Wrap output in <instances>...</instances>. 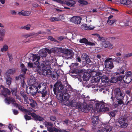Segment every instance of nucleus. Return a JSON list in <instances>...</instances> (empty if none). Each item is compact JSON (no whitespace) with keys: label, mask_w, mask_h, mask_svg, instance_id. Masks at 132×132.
<instances>
[{"label":"nucleus","mask_w":132,"mask_h":132,"mask_svg":"<svg viewBox=\"0 0 132 132\" xmlns=\"http://www.w3.org/2000/svg\"><path fill=\"white\" fill-rule=\"evenodd\" d=\"M29 81V85L26 88L27 91V88L29 87L30 89L29 94L34 95L38 92L41 94V97H45L47 95L48 92L46 83L43 82L37 83L35 80L32 82V80H30Z\"/></svg>","instance_id":"nucleus-1"},{"label":"nucleus","mask_w":132,"mask_h":132,"mask_svg":"<svg viewBox=\"0 0 132 132\" xmlns=\"http://www.w3.org/2000/svg\"><path fill=\"white\" fill-rule=\"evenodd\" d=\"M114 94L116 100L114 102L113 104L116 107H118L122 104L123 105L127 106L130 104L131 102L132 101V98H130L128 101V98H127L125 103H124L123 101L124 95H123L122 92L121 91L119 88H116L115 89Z\"/></svg>","instance_id":"nucleus-2"},{"label":"nucleus","mask_w":132,"mask_h":132,"mask_svg":"<svg viewBox=\"0 0 132 132\" xmlns=\"http://www.w3.org/2000/svg\"><path fill=\"white\" fill-rule=\"evenodd\" d=\"M75 100H73L71 101V105L73 106H76L78 107L83 112H86L88 111L89 110L92 109V106H89V105H88L86 102H83L82 104L78 103L77 102H74Z\"/></svg>","instance_id":"nucleus-3"},{"label":"nucleus","mask_w":132,"mask_h":132,"mask_svg":"<svg viewBox=\"0 0 132 132\" xmlns=\"http://www.w3.org/2000/svg\"><path fill=\"white\" fill-rule=\"evenodd\" d=\"M32 108H30L29 110L26 109L25 110L24 112L27 114V115H31V116L33 117V120L36 121L38 120L39 121H42L44 120V118L39 115H37L34 112H32Z\"/></svg>","instance_id":"nucleus-4"},{"label":"nucleus","mask_w":132,"mask_h":132,"mask_svg":"<svg viewBox=\"0 0 132 132\" xmlns=\"http://www.w3.org/2000/svg\"><path fill=\"white\" fill-rule=\"evenodd\" d=\"M104 103V102H100L96 104V107L97 112H102L109 111V109L108 108L105 107Z\"/></svg>","instance_id":"nucleus-5"},{"label":"nucleus","mask_w":132,"mask_h":132,"mask_svg":"<svg viewBox=\"0 0 132 132\" xmlns=\"http://www.w3.org/2000/svg\"><path fill=\"white\" fill-rule=\"evenodd\" d=\"M42 73L44 75H50L52 74V71L50 70L51 67H47L44 64H42Z\"/></svg>","instance_id":"nucleus-6"},{"label":"nucleus","mask_w":132,"mask_h":132,"mask_svg":"<svg viewBox=\"0 0 132 132\" xmlns=\"http://www.w3.org/2000/svg\"><path fill=\"white\" fill-rule=\"evenodd\" d=\"M132 73L131 71L126 72L125 75L123 76V81L126 84H129L132 80Z\"/></svg>","instance_id":"nucleus-7"},{"label":"nucleus","mask_w":132,"mask_h":132,"mask_svg":"<svg viewBox=\"0 0 132 132\" xmlns=\"http://www.w3.org/2000/svg\"><path fill=\"white\" fill-rule=\"evenodd\" d=\"M63 53L65 58L66 59H71L74 55L72 50L68 49H65L63 50Z\"/></svg>","instance_id":"nucleus-8"},{"label":"nucleus","mask_w":132,"mask_h":132,"mask_svg":"<svg viewBox=\"0 0 132 132\" xmlns=\"http://www.w3.org/2000/svg\"><path fill=\"white\" fill-rule=\"evenodd\" d=\"M112 58H109L106 59L104 61V65L106 68L109 69H111L114 67L113 63L110 60Z\"/></svg>","instance_id":"nucleus-9"},{"label":"nucleus","mask_w":132,"mask_h":132,"mask_svg":"<svg viewBox=\"0 0 132 132\" xmlns=\"http://www.w3.org/2000/svg\"><path fill=\"white\" fill-rule=\"evenodd\" d=\"M81 18L79 16H74L71 18L70 21L75 24H79L81 23Z\"/></svg>","instance_id":"nucleus-10"},{"label":"nucleus","mask_w":132,"mask_h":132,"mask_svg":"<svg viewBox=\"0 0 132 132\" xmlns=\"http://www.w3.org/2000/svg\"><path fill=\"white\" fill-rule=\"evenodd\" d=\"M79 42L81 43L85 44L86 46H95V44L94 43L89 42L88 40L85 38H83L79 40Z\"/></svg>","instance_id":"nucleus-11"},{"label":"nucleus","mask_w":132,"mask_h":132,"mask_svg":"<svg viewBox=\"0 0 132 132\" xmlns=\"http://www.w3.org/2000/svg\"><path fill=\"white\" fill-rule=\"evenodd\" d=\"M102 46L105 48H108L111 49L113 47V45L111 44L107 40L102 41Z\"/></svg>","instance_id":"nucleus-12"},{"label":"nucleus","mask_w":132,"mask_h":132,"mask_svg":"<svg viewBox=\"0 0 132 132\" xmlns=\"http://www.w3.org/2000/svg\"><path fill=\"white\" fill-rule=\"evenodd\" d=\"M64 93L62 92V90L56 92V98L58 100H60V101L62 102L63 100Z\"/></svg>","instance_id":"nucleus-13"},{"label":"nucleus","mask_w":132,"mask_h":132,"mask_svg":"<svg viewBox=\"0 0 132 132\" xmlns=\"http://www.w3.org/2000/svg\"><path fill=\"white\" fill-rule=\"evenodd\" d=\"M20 95L23 98L25 104H29L28 101V95L23 91H20Z\"/></svg>","instance_id":"nucleus-14"},{"label":"nucleus","mask_w":132,"mask_h":132,"mask_svg":"<svg viewBox=\"0 0 132 132\" xmlns=\"http://www.w3.org/2000/svg\"><path fill=\"white\" fill-rule=\"evenodd\" d=\"M128 119V117L127 115L125 116L122 117H120L119 118L118 122L120 124H122V123L127 122Z\"/></svg>","instance_id":"nucleus-15"},{"label":"nucleus","mask_w":132,"mask_h":132,"mask_svg":"<svg viewBox=\"0 0 132 132\" xmlns=\"http://www.w3.org/2000/svg\"><path fill=\"white\" fill-rule=\"evenodd\" d=\"M1 93L5 97H7V95H10L11 92L7 88H4L3 90H2Z\"/></svg>","instance_id":"nucleus-16"},{"label":"nucleus","mask_w":132,"mask_h":132,"mask_svg":"<svg viewBox=\"0 0 132 132\" xmlns=\"http://www.w3.org/2000/svg\"><path fill=\"white\" fill-rule=\"evenodd\" d=\"M62 83L60 81H57L54 85V88L53 90L54 94H56V90H57L58 87L61 86Z\"/></svg>","instance_id":"nucleus-17"},{"label":"nucleus","mask_w":132,"mask_h":132,"mask_svg":"<svg viewBox=\"0 0 132 132\" xmlns=\"http://www.w3.org/2000/svg\"><path fill=\"white\" fill-rule=\"evenodd\" d=\"M81 57L82 59L85 60L87 63L88 64L91 62V61L87 55L83 53Z\"/></svg>","instance_id":"nucleus-18"},{"label":"nucleus","mask_w":132,"mask_h":132,"mask_svg":"<svg viewBox=\"0 0 132 132\" xmlns=\"http://www.w3.org/2000/svg\"><path fill=\"white\" fill-rule=\"evenodd\" d=\"M91 73L90 74L87 72H84L83 76V78L84 80L85 81H88L91 77Z\"/></svg>","instance_id":"nucleus-19"},{"label":"nucleus","mask_w":132,"mask_h":132,"mask_svg":"<svg viewBox=\"0 0 132 132\" xmlns=\"http://www.w3.org/2000/svg\"><path fill=\"white\" fill-rule=\"evenodd\" d=\"M16 70V69L14 68L10 69L6 72L5 75L8 76H10V75H13L15 72Z\"/></svg>","instance_id":"nucleus-20"},{"label":"nucleus","mask_w":132,"mask_h":132,"mask_svg":"<svg viewBox=\"0 0 132 132\" xmlns=\"http://www.w3.org/2000/svg\"><path fill=\"white\" fill-rule=\"evenodd\" d=\"M92 121L94 126H95L98 122L99 118L97 116H93L92 119Z\"/></svg>","instance_id":"nucleus-21"},{"label":"nucleus","mask_w":132,"mask_h":132,"mask_svg":"<svg viewBox=\"0 0 132 132\" xmlns=\"http://www.w3.org/2000/svg\"><path fill=\"white\" fill-rule=\"evenodd\" d=\"M112 129V127L108 125L103 128L101 130L102 132H110Z\"/></svg>","instance_id":"nucleus-22"},{"label":"nucleus","mask_w":132,"mask_h":132,"mask_svg":"<svg viewBox=\"0 0 132 132\" xmlns=\"http://www.w3.org/2000/svg\"><path fill=\"white\" fill-rule=\"evenodd\" d=\"M64 18V16L60 15L58 17H51L50 19V20L51 22H54L60 21Z\"/></svg>","instance_id":"nucleus-23"},{"label":"nucleus","mask_w":132,"mask_h":132,"mask_svg":"<svg viewBox=\"0 0 132 132\" xmlns=\"http://www.w3.org/2000/svg\"><path fill=\"white\" fill-rule=\"evenodd\" d=\"M82 29L84 30H92L94 29L95 27L94 26H92V25H89L87 26V25H81V27Z\"/></svg>","instance_id":"nucleus-24"},{"label":"nucleus","mask_w":132,"mask_h":132,"mask_svg":"<svg viewBox=\"0 0 132 132\" xmlns=\"http://www.w3.org/2000/svg\"><path fill=\"white\" fill-rule=\"evenodd\" d=\"M47 52L44 50H40L39 52V54L40 56L45 57L47 56Z\"/></svg>","instance_id":"nucleus-25"},{"label":"nucleus","mask_w":132,"mask_h":132,"mask_svg":"<svg viewBox=\"0 0 132 132\" xmlns=\"http://www.w3.org/2000/svg\"><path fill=\"white\" fill-rule=\"evenodd\" d=\"M65 4L71 7H73L76 3L75 1L73 0L65 1Z\"/></svg>","instance_id":"nucleus-26"},{"label":"nucleus","mask_w":132,"mask_h":132,"mask_svg":"<svg viewBox=\"0 0 132 132\" xmlns=\"http://www.w3.org/2000/svg\"><path fill=\"white\" fill-rule=\"evenodd\" d=\"M92 77H94V81L95 82H98L100 80V79H101V76L95 75L94 74H93V75H92Z\"/></svg>","instance_id":"nucleus-27"},{"label":"nucleus","mask_w":132,"mask_h":132,"mask_svg":"<svg viewBox=\"0 0 132 132\" xmlns=\"http://www.w3.org/2000/svg\"><path fill=\"white\" fill-rule=\"evenodd\" d=\"M5 77L6 79L7 84L8 85H10L11 83L12 80V79L11 77L10 76H8L7 75H5Z\"/></svg>","instance_id":"nucleus-28"},{"label":"nucleus","mask_w":132,"mask_h":132,"mask_svg":"<svg viewBox=\"0 0 132 132\" xmlns=\"http://www.w3.org/2000/svg\"><path fill=\"white\" fill-rule=\"evenodd\" d=\"M18 14L19 15H22L23 16H29L30 15V13L28 11H22L21 12H19Z\"/></svg>","instance_id":"nucleus-29"},{"label":"nucleus","mask_w":132,"mask_h":132,"mask_svg":"<svg viewBox=\"0 0 132 132\" xmlns=\"http://www.w3.org/2000/svg\"><path fill=\"white\" fill-rule=\"evenodd\" d=\"M29 101L31 102L30 103V106L33 108H35V106L37 105L36 101L32 99H29Z\"/></svg>","instance_id":"nucleus-30"},{"label":"nucleus","mask_w":132,"mask_h":132,"mask_svg":"<svg viewBox=\"0 0 132 132\" xmlns=\"http://www.w3.org/2000/svg\"><path fill=\"white\" fill-rule=\"evenodd\" d=\"M120 3L122 4L131 5V2L129 0H120Z\"/></svg>","instance_id":"nucleus-31"},{"label":"nucleus","mask_w":132,"mask_h":132,"mask_svg":"<svg viewBox=\"0 0 132 132\" xmlns=\"http://www.w3.org/2000/svg\"><path fill=\"white\" fill-rule=\"evenodd\" d=\"M11 91L13 95L14 96L17 94L18 89L17 87L12 88H11Z\"/></svg>","instance_id":"nucleus-32"},{"label":"nucleus","mask_w":132,"mask_h":132,"mask_svg":"<svg viewBox=\"0 0 132 132\" xmlns=\"http://www.w3.org/2000/svg\"><path fill=\"white\" fill-rule=\"evenodd\" d=\"M125 69V68L123 67H122L119 69H118L117 72V75L124 74L125 70L123 68Z\"/></svg>","instance_id":"nucleus-33"},{"label":"nucleus","mask_w":132,"mask_h":132,"mask_svg":"<svg viewBox=\"0 0 132 132\" xmlns=\"http://www.w3.org/2000/svg\"><path fill=\"white\" fill-rule=\"evenodd\" d=\"M64 84L63 85V89H65L66 91L69 90L68 88L70 87V85H69L67 81H65L63 82Z\"/></svg>","instance_id":"nucleus-34"},{"label":"nucleus","mask_w":132,"mask_h":132,"mask_svg":"<svg viewBox=\"0 0 132 132\" xmlns=\"http://www.w3.org/2000/svg\"><path fill=\"white\" fill-rule=\"evenodd\" d=\"M47 67H51V61L50 60H46L44 62V64Z\"/></svg>","instance_id":"nucleus-35"},{"label":"nucleus","mask_w":132,"mask_h":132,"mask_svg":"<svg viewBox=\"0 0 132 132\" xmlns=\"http://www.w3.org/2000/svg\"><path fill=\"white\" fill-rule=\"evenodd\" d=\"M101 81L103 82H107L109 80L108 78L106 76H103L101 77Z\"/></svg>","instance_id":"nucleus-36"},{"label":"nucleus","mask_w":132,"mask_h":132,"mask_svg":"<svg viewBox=\"0 0 132 132\" xmlns=\"http://www.w3.org/2000/svg\"><path fill=\"white\" fill-rule=\"evenodd\" d=\"M33 57L32 61H39L40 58V56L38 55V54H34L33 56Z\"/></svg>","instance_id":"nucleus-37"},{"label":"nucleus","mask_w":132,"mask_h":132,"mask_svg":"<svg viewBox=\"0 0 132 132\" xmlns=\"http://www.w3.org/2000/svg\"><path fill=\"white\" fill-rule=\"evenodd\" d=\"M89 106H92V109L93 108V106L95 105L96 106V104L97 103H96L95 101L94 100H90L88 103Z\"/></svg>","instance_id":"nucleus-38"},{"label":"nucleus","mask_w":132,"mask_h":132,"mask_svg":"<svg viewBox=\"0 0 132 132\" xmlns=\"http://www.w3.org/2000/svg\"><path fill=\"white\" fill-rule=\"evenodd\" d=\"M48 51H48V52L49 53H50L51 52L53 53H57L59 52L58 48H53L52 49H51V51H50L49 50H48Z\"/></svg>","instance_id":"nucleus-39"},{"label":"nucleus","mask_w":132,"mask_h":132,"mask_svg":"<svg viewBox=\"0 0 132 132\" xmlns=\"http://www.w3.org/2000/svg\"><path fill=\"white\" fill-rule=\"evenodd\" d=\"M63 96V101H66L69 100V95L68 93H65H65H64Z\"/></svg>","instance_id":"nucleus-40"},{"label":"nucleus","mask_w":132,"mask_h":132,"mask_svg":"<svg viewBox=\"0 0 132 132\" xmlns=\"http://www.w3.org/2000/svg\"><path fill=\"white\" fill-rule=\"evenodd\" d=\"M117 21L115 20H108L107 22L109 25H112V24H116L117 23H116Z\"/></svg>","instance_id":"nucleus-41"},{"label":"nucleus","mask_w":132,"mask_h":132,"mask_svg":"<svg viewBox=\"0 0 132 132\" xmlns=\"http://www.w3.org/2000/svg\"><path fill=\"white\" fill-rule=\"evenodd\" d=\"M8 49V47L7 45L6 44L4 45L3 47L1 48V51L2 52H5L7 51Z\"/></svg>","instance_id":"nucleus-42"},{"label":"nucleus","mask_w":132,"mask_h":132,"mask_svg":"<svg viewBox=\"0 0 132 132\" xmlns=\"http://www.w3.org/2000/svg\"><path fill=\"white\" fill-rule=\"evenodd\" d=\"M11 97L9 96L8 98H6L4 99V101L5 103L7 104H9L11 103Z\"/></svg>","instance_id":"nucleus-43"},{"label":"nucleus","mask_w":132,"mask_h":132,"mask_svg":"<svg viewBox=\"0 0 132 132\" xmlns=\"http://www.w3.org/2000/svg\"><path fill=\"white\" fill-rule=\"evenodd\" d=\"M131 56H132V52L123 55V59H126Z\"/></svg>","instance_id":"nucleus-44"},{"label":"nucleus","mask_w":132,"mask_h":132,"mask_svg":"<svg viewBox=\"0 0 132 132\" xmlns=\"http://www.w3.org/2000/svg\"><path fill=\"white\" fill-rule=\"evenodd\" d=\"M82 97L83 98L84 100L85 101H90V97L88 96H86L85 95H82Z\"/></svg>","instance_id":"nucleus-45"},{"label":"nucleus","mask_w":132,"mask_h":132,"mask_svg":"<svg viewBox=\"0 0 132 132\" xmlns=\"http://www.w3.org/2000/svg\"><path fill=\"white\" fill-rule=\"evenodd\" d=\"M48 40H50L51 41H54L57 43H59V42L57 40H56L54 38L52 37L51 36H49L48 37Z\"/></svg>","instance_id":"nucleus-46"},{"label":"nucleus","mask_w":132,"mask_h":132,"mask_svg":"<svg viewBox=\"0 0 132 132\" xmlns=\"http://www.w3.org/2000/svg\"><path fill=\"white\" fill-rule=\"evenodd\" d=\"M117 81V78L114 77H112L110 80V82L112 83H115Z\"/></svg>","instance_id":"nucleus-47"},{"label":"nucleus","mask_w":132,"mask_h":132,"mask_svg":"<svg viewBox=\"0 0 132 132\" xmlns=\"http://www.w3.org/2000/svg\"><path fill=\"white\" fill-rule=\"evenodd\" d=\"M128 124L127 122L122 123V124H120V127L122 128H126L128 126Z\"/></svg>","instance_id":"nucleus-48"},{"label":"nucleus","mask_w":132,"mask_h":132,"mask_svg":"<svg viewBox=\"0 0 132 132\" xmlns=\"http://www.w3.org/2000/svg\"><path fill=\"white\" fill-rule=\"evenodd\" d=\"M92 74H94L95 75H97V76H102V73L100 72H98L96 73V72L94 71L91 73Z\"/></svg>","instance_id":"nucleus-49"},{"label":"nucleus","mask_w":132,"mask_h":132,"mask_svg":"<svg viewBox=\"0 0 132 132\" xmlns=\"http://www.w3.org/2000/svg\"><path fill=\"white\" fill-rule=\"evenodd\" d=\"M36 70L37 72H40V71H42V68L40 65H38L36 66Z\"/></svg>","instance_id":"nucleus-50"},{"label":"nucleus","mask_w":132,"mask_h":132,"mask_svg":"<svg viewBox=\"0 0 132 132\" xmlns=\"http://www.w3.org/2000/svg\"><path fill=\"white\" fill-rule=\"evenodd\" d=\"M8 56L9 58L10 62L11 63H12L13 62V59L12 55L10 54H8Z\"/></svg>","instance_id":"nucleus-51"},{"label":"nucleus","mask_w":132,"mask_h":132,"mask_svg":"<svg viewBox=\"0 0 132 132\" xmlns=\"http://www.w3.org/2000/svg\"><path fill=\"white\" fill-rule=\"evenodd\" d=\"M35 35V32H32L30 34H26L25 35V37H26V38H28L29 37Z\"/></svg>","instance_id":"nucleus-52"},{"label":"nucleus","mask_w":132,"mask_h":132,"mask_svg":"<svg viewBox=\"0 0 132 132\" xmlns=\"http://www.w3.org/2000/svg\"><path fill=\"white\" fill-rule=\"evenodd\" d=\"M24 118L26 120H29L32 119L30 116H29L27 114H26L24 116Z\"/></svg>","instance_id":"nucleus-53"},{"label":"nucleus","mask_w":132,"mask_h":132,"mask_svg":"<svg viewBox=\"0 0 132 132\" xmlns=\"http://www.w3.org/2000/svg\"><path fill=\"white\" fill-rule=\"evenodd\" d=\"M14 96H15L16 97V98L19 100L20 102H23V100L21 98V97L19 95H17V94H16V95H15Z\"/></svg>","instance_id":"nucleus-54"},{"label":"nucleus","mask_w":132,"mask_h":132,"mask_svg":"<svg viewBox=\"0 0 132 132\" xmlns=\"http://www.w3.org/2000/svg\"><path fill=\"white\" fill-rule=\"evenodd\" d=\"M18 108V109L20 110L21 111L24 112L25 110H26V109H24V108L22 106L19 105Z\"/></svg>","instance_id":"nucleus-55"},{"label":"nucleus","mask_w":132,"mask_h":132,"mask_svg":"<svg viewBox=\"0 0 132 132\" xmlns=\"http://www.w3.org/2000/svg\"><path fill=\"white\" fill-rule=\"evenodd\" d=\"M54 128H55L53 127H50L48 128V130L49 132H54Z\"/></svg>","instance_id":"nucleus-56"},{"label":"nucleus","mask_w":132,"mask_h":132,"mask_svg":"<svg viewBox=\"0 0 132 132\" xmlns=\"http://www.w3.org/2000/svg\"><path fill=\"white\" fill-rule=\"evenodd\" d=\"M25 74L20 75L19 76V78L21 80L22 79L23 80H24L25 79V76L24 75Z\"/></svg>","instance_id":"nucleus-57"},{"label":"nucleus","mask_w":132,"mask_h":132,"mask_svg":"<svg viewBox=\"0 0 132 132\" xmlns=\"http://www.w3.org/2000/svg\"><path fill=\"white\" fill-rule=\"evenodd\" d=\"M123 77L122 76H120L117 77V81H119L121 82V81H122V79H123Z\"/></svg>","instance_id":"nucleus-58"},{"label":"nucleus","mask_w":132,"mask_h":132,"mask_svg":"<svg viewBox=\"0 0 132 132\" xmlns=\"http://www.w3.org/2000/svg\"><path fill=\"white\" fill-rule=\"evenodd\" d=\"M28 67L30 68H34V64L32 63L29 62L28 63Z\"/></svg>","instance_id":"nucleus-59"},{"label":"nucleus","mask_w":132,"mask_h":132,"mask_svg":"<svg viewBox=\"0 0 132 132\" xmlns=\"http://www.w3.org/2000/svg\"><path fill=\"white\" fill-rule=\"evenodd\" d=\"M50 120L52 121H55L56 119V118L55 116H51L50 117Z\"/></svg>","instance_id":"nucleus-60"},{"label":"nucleus","mask_w":132,"mask_h":132,"mask_svg":"<svg viewBox=\"0 0 132 132\" xmlns=\"http://www.w3.org/2000/svg\"><path fill=\"white\" fill-rule=\"evenodd\" d=\"M84 70L83 69H78V74L79 75H80L81 73H84Z\"/></svg>","instance_id":"nucleus-61"},{"label":"nucleus","mask_w":132,"mask_h":132,"mask_svg":"<svg viewBox=\"0 0 132 132\" xmlns=\"http://www.w3.org/2000/svg\"><path fill=\"white\" fill-rule=\"evenodd\" d=\"M78 69H75L74 70H73L71 71V73L72 74H78Z\"/></svg>","instance_id":"nucleus-62"},{"label":"nucleus","mask_w":132,"mask_h":132,"mask_svg":"<svg viewBox=\"0 0 132 132\" xmlns=\"http://www.w3.org/2000/svg\"><path fill=\"white\" fill-rule=\"evenodd\" d=\"M23 73V74H25L26 71L27 70V69L26 67L22 68L21 69Z\"/></svg>","instance_id":"nucleus-63"},{"label":"nucleus","mask_w":132,"mask_h":132,"mask_svg":"<svg viewBox=\"0 0 132 132\" xmlns=\"http://www.w3.org/2000/svg\"><path fill=\"white\" fill-rule=\"evenodd\" d=\"M116 62L117 63H119L121 62V58L119 57H116Z\"/></svg>","instance_id":"nucleus-64"}]
</instances>
